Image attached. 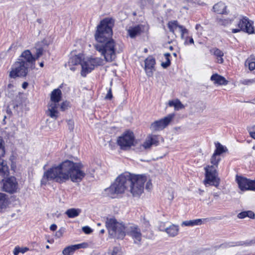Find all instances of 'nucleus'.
<instances>
[{
    "label": "nucleus",
    "mask_w": 255,
    "mask_h": 255,
    "mask_svg": "<svg viewBox=\"0 0 255 255\" xmlns=\"http://www.w3.org/2000/svg\"><path fill=\"white\" fill-rule=\"evenodd\" d=\"M81 168L79 164L69 160H65L44 172L41 184L46 185L50 180L62 183L69 179L73 182H80L85 176V172Z\"/></svg>",
    "instance_id": "f257e3e1"
},
{
    "label": "nucleus",
    "mask_w": 255,
    "mask_h": 255,
    "mask_svg": "<svg viewBox=\"0 0 255 255\" xmlns=\"http://www.w3.org/2000/svg\"><path fill=\"white\" fill-rule=\"evenodd\" d=\"M33 55L29 50L23 51L13 64L9 76L11 78L25 77L30 70L35 69Z\"/></svg>",
    "instance_id": "f03ea898"
},
{
    "label": "nucleus",
    "mask_w": 255,
    "mask_h": 255,
    "mask_svg": "<svg viewBox=\"0 0 255 255\" xmlns=\"http://www.w3.org/2000/svg\"><path fill=\"white\" fill-rule=\"evenodd\" d=\"M114 20L111 18H106L101 21L97 26V30L95 34L96 40L98 44L106 42L109 40L113 39L112 27L114 25Z\"/></svg>",
    "instance_id": "7ed1b4c3"
},
{
    "label": "nucleus",
    "mask_w": 255,
    "mask_h": 255,
    "mask_svg": "<svg viewBox=\"0 0 255 255\" xmlns=\"http://www.w3.org/2000/svg\"><path fill=\"white\" fill-rule=\"evenodd\" d=\"M221 158L219 155L214 153L211 158V163L213 164L211 166H207L205 168L206 171L205 185L207 184L214 186L217 187L220 183V179L218 177V173L216 167H218V163Z\"/></svg>",
    "instance_id": "20e7f679"
},
{
    "label": "nucleus",
    "mask_w": 255,
    "mask_h": 255,
    "mask_svg": "<svg viewBox=\"0 0 255 255\" xmlns=\"http://www.w3.org/2000/svg\"><path fill=\"white\" fill-rule=\"evenodd\" d=\"M95 49L104 56L107 62H112L116 58L117 44L114 39L95 45Z\"/></svg>",
    "instance_id": "39448f33"
},
{
    "label": "nucleus",
    "mask_w": 255,
    "mask_h": 255,
    "mask_svg": "<svg viewBox=\"0 0 255 255\" xmlns=\"http://www.w3.org/2000/svg\"><path fill=\"white\" fill-rule=\"evenodd\" d=\"M106 226L111 238L123 239L126 236V227L115 218H107Z\"/></svg>",
    "instance_id": "423d86ee"
},
{
    "label": "nucleus",
    "mask_w": 255,
    "mask_h": 255,
    "mask_svg": "<svg viewBox=\"0 0 255 255\" xmlns=\"http://www.w3.org/2000/svg\"><path fill=\"white\" fill-rule=\"evenodd\" d=\"M62 93L59 89H54L51 94L50 103L48 105L46 115L51 118L56 119L58 116L57 109L61 101Z\"/></svg>",
    "instance_id": "0eeeda50"
},
{
    "label": "nucleus",
    "mask_w": 255,
    "mask_h": 255,
    "mask_svg": "<svg viewBox=\"0 0 255 255\" xmlns=\"http://www.w3.org/2000/svg\"><path fill=\"white\" fill-rule=\"evenodd\" d=\"M146 181V177L144 175H136L133 176L129 191L134 197H139L144 190V184Z\"/></svg>",
    "instance_id": "6e6552de"
},
{
    "label": "nucleus",
    "mask_w": 255,
    "mask_h": 255,
    "mask_svg": "<svg viewBox=\"0 0 255 255\" xmlns=\"http://www.w3.org/2000/svg\"><path fill=\"white\" fill-rule=\"evenodd\" d=\"M134 136L132 132L127 131L119 137L118 144L123 150H127L134 145Z\"/></svg>",
    "instance_id": "1a4fd4ad"
},
{
    "label": "nucleus",
    "mask_w": 255,
    "mask_h": 255,
    "mask_svg": "<svg viewBox=\"0 0 255 255\" xmlns=\"http://www.w3.org/2000/svg\"><path fill=\"white\" fill-rule=\"evenodd\" d=\"M127 190L128 189L126 186L121 184V182H117L116 179L115 182L109 188H106L105 191L107 196L113 198L115 197V195L122 194Z\"/></svg>",
    "instance_id": "9d476101"
},
{
    "label": "nucleus",
    "mask_w": 255,
    "mask_h": 255,
    "mask_svg": "<svg viewBox=\"0 0 255 255\" xmlns=\"http://www.w3.org/2000/svg\"><path fill=\"white\" fill-rule=\"evenodd\" d=\"M127 190L128 189L126 186L121 184V182H117L116 179L115 182L109 188H106L105 191L107 196L113 198L115 197V195L122 194Z\"/></svg>",
    "instance_id": "9b49d317"
},
{
    "label": "nucleus",
    "mask_w": 255,
    "mask_h": 255,
    "mask_svg": "<svg viewBox=\"0 0 255 255\" xmlns=\"http://www.w3.org/2000/svg\"><path fill=\"white\" fill-rule=\"evenodd\" d=\"M127 190L128 189L126 186L121 184V182H117L116 179L115 182L109 188H106L105 191L107 196L113 198L115 197V195L122 194Z\"/></svg>",
    "instance_id": "f8f14e48"
},
{
    "label": "nucleus",
    "mask_w": 255,
    "mask_h": 255,
    "mask_svg": "<svg viewBox=\"0 0 255 255\" xmlns=\"http://www.w3.org/2000/svg\"><path fill=\"white\" fill-rule=\"evenodd\" d=\"M174 117V114H169L163 119L156 121L152 123L150 129L152 131H159L165 128Z\"/></svg>",
    "instance_id": "ddd939ff"
},
{
    "label": "nucleus",
    "mask_w": 255,
    "mask_h": 255,
    "mask_svg": "<svg viewBox=\"0 0 255 255\" xmlns=\"http://www.w3.org/2000/svg\"><path fill=\"white\" fill-rule=\"evenodd\" d=\"M4 141L2 138L0 136V176L4 177L7 176L9 173L8 167L6 161L1 158L5 154Z\"/></svg>",
    "instance_id": "4468645a"
},
{
    "label": "nucleus",
    "mask_w": 255,
    "mask_h": 255,
    "mask_svg": "<svg viewBox=\"0 0 255 255\" xmlns=\"http://www.w3.org/2000/svg\"><path fill=\"white\" fill-rule=\"evenodd\" d=\"M167 27L169 31L174 35L179 31L181 34V39H184V35L188 33V30L183 25L179 24L177 20H171L167 23Z\"/></svg>",
    "instance_id": "2eb2a0df"
},
{
    "label": "nucleus",
    "mask_w": 255,
    "mask_h": 255,
    "mask_svg": "<svg viewBox=\"0 0 255 255\" xmlns=\"http://www.w3.org/2000/svg\"><path fill=\"white\" fill-rule=\"evenodd\" d=\"M18 188V184L16 178L13 176L6 179L3 183L2 189L4 191L9 193H13L16 192Z\"/></svg>",
    "instance_id": "dca6fc26"
},
{
    "label": "nucleus",
    "mask_w": 255,
    "mask_h": 255,
    "mask_svg": "<svg viewBox=\"0 0 255 255\" xmlns=\"http://www.w3.org/2000/svg\"><path fill=\"white\" fill-rule=\"evenodd\" d=\"M128 235L130 236L134 241V243L139 244L142 238L140 229L137 226H130L127 230Z\"/></svg>",
    "instance_id": "f3484780"
},
{
    "label": "nucleus",
    "mask_w": 255,
    "mask_h": 255,
    "mask_svg": "<svg viewBox=\"0 0 255 255\" xmlns=\"http://www.w3.org/2000/svg\"><path fill=\"white\" fill-rule=\"evenodd\" d=\"M238 26L241 30L246 31L249 34H252L254 32L253 22L246 17H243L242 19H240Z\"/></svg>",
    "instance_id": "a211bd4d"
},
{
    "label": "nucleus",
    "mask_w": 255,
    "mask_h": 255,
    "mask_svg": "<svg viewBox=\"0 0 255 255\" xmlns=\"http://www.w3.org/2000/svg\"><path fill=\"white\" fill-rule=\"evenodd\" d=\"M239 187L242 190H254L255 186V181L246 178L240 177L237 178Z\"/></svg>",
    "instance_id": "6ab92c4d"
},
{
    "label": "nucleus",
    "mask_w": 255,
    "mask_h": 255,
    "mask_svg": "<svg viewBox=\"0 0 255 255\" xmlns=\"http://www.w3.org/2000/svg\"><path fill=\"white\" fill-rule=\"evenodd\" d=\"M255 245V238L252 240H248L245 241H239L236 242L225 243L219 246V248L226 249L230 247L236 246H250Z\"/></svg>",
    "instance_id": "aec40b11"
},
{
    "label": "nucleus",
    "mask_w": 255,
    "mask_h": 255,
    "mask_svg": "<svg viewBox=\"0 0 255 255\" xmlns=\"http://www.w3.org/2000/svg\"><path fill=\"white\" fill-rule=\"evenodd\" d=\"M135 174H130L129 172H125L120 175L117 178V182H121L123 185H125L128 190L130 185L132 181V178Z\"/></svg>",
    "instance_id": "412c9836"
},
{
    "label": "nucleus",
    "mask_w": 255,
    "mask_h": 255,
    "mask_svg": "<svg viewBox=\"0 0 255 255\" xmlns=\"http://www.w3.org/2000/svg\"><path fill=\"white\" fill-rule=\"evenodd\" d=\"M87 246V244L86 243L71 245L64 248L62 251V254L63 255H72L76 250L81 248H85Z\"/></svg>",
    "instance_id": "4be33fe9"
},
{
    "label": "nucleus",
    "mask_w": 255,
    "mask_h": 255,
    "mask_svg": "<svg viewBox=\"0 0 255 255\" xmlns=\"http://www.w3.org/2000/svg\"><path fill=\"white\" fill-rule=\"evenodd\" d=\"M145 70L147 76H151L153 74L152 69L155 64L154 58L149 56L145 60Z\"/></svg>",
    "instance_id": "5701e85b"
},
{
    "label": "nucleus",
    "mask_w": 255,
    "mask_h": 255,
    "mask_svg": "<svg viewBox=\"0 0 255 255\" xmlns=\"http://www.w3.org/2000/svg\"><path fill=\"white\" fill-rule=\"evenodd\" d=\"M143 28L142 25H137L134 27H130L128 30V34L131 38H134L136 36L140 34Z\"/></svg>",
    "instance_id": "b1692460"
},
{
    "label": "nucleus",
    "mask_w": 255,
    "mask_h": 255,
    "mask_svg": "<svg viewBox=\"0 0 255 255\" xmlns=\"http://www.w3.org/2000/svg\"><path fill=\"white\" fill-rule=\"evenodd\" d=\"M179 230V228L178 226L172 224L163 231L165 232L169 237H174L178 235Z\"/></svg>",
    "instance_id": "393cba45"
},
{
    "label": "nucleus",
    "mask_w": 255,
    "mask_h": 255,
    "mask_svg": "<svg viewBox=\"0 0 255 255\" xmlns=\"http://www.w3.org/2000/svg\"><path fill=\"white\" fill-rule=\"evenodd\" d=\"M89 63V59L83 60L81 63L82 71L81 74L83 77H85L88 73L91 72L93 70L90 69L91 66Z\"/></svg>",
    "instance_id": "a878e982"
},
{
    "label": "nucleus",
    "mask_w": 255,
    "mask_h": 255,
    "mask_svg": "<svg viewBox=\"0 0 255 255\" xmlns=\"http://www.w3.org/2000/svg\"><path fill=\"white\" fill-rule=\"evenodd\" d=\"M211 80L214 81L215 84L220 85H225L228 84V81L224 77L217 74H213L211 77Z\"/></svg>",
    "instance_id": "bb28decb"
},
{
    "label": "nucleus",
    "mask_w": 255,
    "mask_h": 255,
    "mask_svg": "<svg viewBox=\"0 0 255 255\" xmlns=\"http://www.w3.org/2000/svg\"><path fill=\"white\" fill-rule=\"evenodd\" d=\"M213 9L215 12H216L219 14H226L227 12L226 11L227 6L223 2H219L215 4L213 6Z\"/></svg>",
    "instance_id": "cd10ccee"
},
{
    "label": "nucleus",
    "mask_w": 255,
    "mask_h": 255,
    "mask_svg": "<svg viewBox=\"0 0 255 255\" xmlns=\"http://www.w3.org/2000/svg\"><path fill=\"white\" fill-rule=\"evenodd\" d=\"M210 53L217 57L218 63L221 64L223 63L224 59L223 56H224V53L221 50L217 48H213L210 50Z\"/></svg>",
    "instance_id": "c85d7f7f"
},
{
    "label": "nucleus",
    "mask_w": 255,
    "mask_h": 255,
    "mask_svg": "<svg viewBox=\"0 0 255 255\" xmlns=\"http://www.w3.org/2000/svg\"><path fill=\"white\" fill-rule=\"evenodd\" d=\"M81 212V210L80 209L71 208L67 210L65 214L69 218H73L79 216Z\"/></svg>",
    "instance_id": "c756f323"
},
{
    "label": "nucleus",
    "mask_w": 255,
    "mask_h": 255,
    "mask_svg": "<svg viewBox=\"0 0 255 255\" xmlns=\"http://www.w3.org/2000/svg\"><path fill=\"white\" fill-rule=\"evenodd\" d=\"M88 59L91 66L90 69H94L95 67L100 66L103 63V60L100 58H91Z\"/></svg>",
    "instance_id": "7c9ffc66"
},
{
    "label": "nucleus",
    "mask_w": 255,
    "mask_h": 255,
    "mask_svg": "<svg viewBox=\"0 0 255 255\" xmlns=\"http://www.w3.org/2000/svg\"><path fill=\"white\" fill-rule=\"evenodd\" d=\"M168 105L170 107H174L175 110H179L184 108V106L178 99L175 101H169Z\"/></svg>",
    "instance_id": "2f4dec72"
},
{
    "label": "nucleus",
    "mask_w": 255,
    "mask_h": 255,
    "mask_svg": "<svg viewBox=\"0 0 255 255\" xmlns=\"http://www.w3.org/2000/svg\"><path fill=\"white\" fill-rule=\"evenodd\" d=\"M82 56L80 55H75L70 58L68 62L69 65H76L78 64H81L82 62Z\"/></svg>",
    "instance_id": "473e14b6"
},
{
    "label": "nucleus",
    "mask_w": 255,
    "mask_h": 255,
    "mask_svg": "<svg viewBox=\"0 0 255 255\" xmlns=\"http://www.w3.org/2000/svg\"><path fill=\"white\" fill-rule=\"evenodd\" d=\"M8 204V198L6 194L0 193V210L6 207Z\"/></svg>",
    "instance_id": "72a5a7b5"
},
{
    "label": "nucleus",
    "mask_w": 255,
    "mask_h": 255,
    "mask_svg": "<svg viewBox=\"0 0 255 255\" xmlns=\"http://www.w3.org/2000/svg\"><path fill=\"white\" fill-rule=\"evenodd\" d=\"M255 214L252 211H243L239 213L237 217L239 219H244L248 217L250 218H254L255 217Z\"/></svg>",
    "instance_id": "f704fd0d"
},
{
    "label": "nucleus",
    "mask_w": 255,
    "mask_h": 255,
    "mask_svg": "<svg viewBox=\"0 0 255 255\" xmlns=\"http://www.w3.org/2000/svg\"><path fill=\"white\" fill-rule=\"evenodd\" d=\"M227 150V149L225 148L223 145H222L220 143L218 142L216 143V149L214 151V153L218 155H221L222 153L225 152Z\"/></svg>",
    "instance_id": "c9c22d12"
},
{
    "label": "nucleus",
    "mask_w": 255,
    "mask_h": 255,
    "mask_svg": "<svg viewBox=\"0 0 255 255\" xmlns=\"http://www.w3.org/2000/svg\"><path fill=\"white\" fill-rule=\"evenodd\" d=\"M22 104V99L20 95H16L12 101V105L14 109L17 108Z\"/></svg>",
    "instance_id": "e433bc0d"
},
{
    "label": "nucleus",
    "mask_w": 255,
    "mask_h": 255,
    "mask_svg": "<svg viewBox=\"0 0 255 255\" xmlns=\"http://www.w3.org/2000/svg\"><path fill=\"white\" fill-rule=\"evenodd\" d=\"M43 48L42 47L36 48L35 55L33 56V58L34 60V64H35V61L38 59L42 55L43 53Z\"/></svg>",
    "instance_id": "4c0bfd02"
},
{
    "label": "nucleus",
    "mask_w": 255,
    "mask_h": 255,
    "mask_svg": "<svg viewBox=\"0 0 255 255\" xmlns=\"http://www.w3.org/2000/svg\"><path fill=\"white\" fill-rule=\"evenodd\" d=\"M164 56L166 58V61L164 62H162L161 63V66L163 68H167L168 66L170 65V60L169 59V57H170V54L169 53H166L164 54Z\"/></svg>",
    "instance_id": "58836bf2"
},
{
    "label": "nucleus",
    "mask_w": 255,
    "mask_h": 255,
    "mask_svg": "<svg viewBox=\"0 0 255 255\" xmlns=\"http://www.w3.org/2000/svg\"><path fill=\"white\" fill-rule=\"evenodd\" d=\"M154 141L155 140L153 138L150 137L145 140L143 144V146L145 149L149 148L152 144H154Z\"/></svg>",
    "instance_id": "ea45409f"
},
{
    "label": "nucleus",
    "mask_w": 255,
    "mask_h": 255,
    "mask_svg": "<svg viewBox=\"0 0 255 255\" xmlns=\"http://www.w3.org/2000/svg\"><path fill=\"white\" fill-rule=\"evenodd\" d=\"M245 66H248L251 71L254 70L255 69V62L248 59L245 62Z\"/></svg>",
    "instance_id": "a19ab883"
},
{
    "label": "nucleus",
    "mask_w": 255,
    "mask_h": 255,
    "mask_svg": "<svg viewBox=\"0 0 255 255\" xmlns=\"http://www.w3.org/2000/svg\"><path fill=\"white\" fill-rule=\"evenodd\" d=\"M219 22L221 25L226 26L232 22V20L228 19H220Z\"/></svg>",
    "instance_id": "79ce46f5"
},
{
    "label": "nucleus",
    "mask_w": 255,
    "mask_h": 255,
    "mask_svg": "<svg viewBox=\"0 0 255 255\" xmlns=\"http://www.w3.org/2000/svg\"><path fill=\"white\" fill-rule=\"evenodd\" d=\"M185 40L184 44L185 45H188L189 44H194V40L192 37H186L184 36V39Z\"/></svg>",
    "instance_id": "37998d69"
},
{
    "label": "nucleus",
    "mask_w": 255,
    "mask_h": 255,
    "mask_svg": "<svg viewBox=\"0 0 255 255\" xmlns=\"http://www.w3.org/2000/svg\"><path fill=\"white\" fill-rule=\"evenodd\" d=\"M182 226H193V221L192 220H189V221H183L181 224Z\"/></svg>",
    "instance_id": "c03bdc74"
},
{
    "label": "nucleus",
    "mask_w": 255,
    "mask_h": 255,
    "mask_svg": "<svg viewBox=\"0 0 255 255\" xmlns=\"http://www.w3.org/2000/svg\"><path fill=\"white\" fill-rule=\"evenodd\" d=\"M248 130L249 132L250 136L255 139V129L252 128H248Z\"/></svg>",
    "instance_id": "a18cd8bd"
},
{
    "label": "nucleus",
    "mask_w": 255,
    "mask_h": 255,
    "mask_svg": "<svg viewBox=\"0 0 255 255\" xmlns=\"http://www.w3.org/2000/svg\"><path fill=\"white\" fill-rule=\"evenodd\" d=\"M82 230L87 234H89L92 232V230L88 226H85L83 227Z\"/></svg>",
    "instance_id": "49530a36"
},
{
    "label": "nucleus",
    "mask_w": 255,
    "mask_h": 255,
    "mask_svg": "<svg viewBox=\"0 0 255 255\" xmlns=\"http://www.w3.org/2000/svg\"><path fill=\"white\" fill-rule=\"evenodd\" d=\"M68 128L70 130L72 131L74 128V122L72 120H69L67 122Z\"/></svg>",
    "instance_id": "de8ad7c7"
},
{
    "label": "nucleus",
    "mask_w": 255,
    "mask_h": 255,
    "mask_svg": "<svg viewBox=\"0 0 255 255\" xmlns=\"http://www.w3.org/2000/svg\"><path fill=\"white\" fill-rule=\"evenodd\" d=\"M113 98V95L112 93V89L110 88L108 91V93L105 97L106 100H111Z\"/></svg>",
    "instance_id": "09e8293b"
},
{
    "label": "nucleus",
    "mask_w": 255,
    "mask_h": 255,
    "mask_svg": "<svg viewBox=\"0 0 255 255\" xmlns=\"http://www.w3.org/2000/svg\"><path fill=\"white\" fill-rule=\"evenodd\" d=\"M68 105H69V103L68 102H63L60 106L61 110L63 111H65L66 109H67Z\"/></svg>",
    "instance_id": "8fccbe9b"
},
{
    "label": "nucleus",
    "mask_w": 255,
    "mask_h": 255,
    "mask_svg": "<svg viewBox=\"0 0 255 255\" xmlns=\"http://www.w3.org/2000/svg\"><path fill=\"white\" fill-rule=\"evenodd\" d=\"M192 221L193 226L196 225H200L202 223V220L201 219L193 220Z\"/></svg>",
    "instance_id": "3c124183"
},
{
    "label": "nucleus",
    "mask_w": 255,
    "mask_h": 255,
    "mask_svg": "<svg viewBox=\"0 0 255 255\" xmlns=\"http://www.w3.org/2000/svg\"><path fill=\"white\" fill-rule=\"evenodd\" d=\"M20 248L19 247H16L13 250V255H18V254L20 253Z\"/></svg>",
    "instance_id": "603ef678"
},
{
    "label": "nucleus",
    "mask_w": 255,
    "mask_h": 255,
    "mask_svg": "<svg viewBox=\"0 0 255 255\" xmlns=\"http://www.w3.org/2000/svg\"><path fill=\"white\" fill-rule=\"evenodd\" d=\"M20 248L19 247H16L13 250V255H18V254L20 253Z\"/></svg>",
    "instance_id": "864d4df0"
},
{
    "label": "nucleus",
    "mask_w": 255,
    "mask_h": 255,
    "mask_svg": "<svg viewBox=\"0 0 255 255\" xmlns=\"http://www.w3.org/2000/svg\"><path fill=\"white\" fill-rule=\"evenodd\" d=\"M29 250V249L28 248H26V247H24V248H20V253H25V252H26L27 251H28Z\"/></svg>",
    "instance_id": "5fc2aeb1"
},
{
    "label": "nucleus",
    "mask_w": 255,
    "mask_h": 255,
    "mask_svg": "<svg viewBox=\"0 0 255 255\" xmlns=\"http://www.w3.org/2000/svg\"><path fill=\"white\" fill-rule=\"evenodd\" d=\"M57 229V226L53 224H52L50 227V230L52 231H55Z\"/></svg>",
    "instance_id": "6e6d98bb"
},
{
    "label": "nucleus",
    "mask_w": 255,
    "mask_h": 255,
    "mask_svg": "<svg viewBox=\"0 0 255 255\" xmlns=\"http://www.w3.org/2000/svg\"><path fill=\"white\" fill-rule=\"evenodd\" d=\"M151 183L150 181L147 182L146 185V189L148 190L150 189L151 187Z\"/></svg>",
    "instance_id": "4d7b16f0"
},
{
    "label": "nucleus",
    "mask_w": 255,
    "mask_h": 255,
    "mask_svg": "<svg viewBox=\"0 0 255 255\" xmlns=\"http://www.w3.org/2000/svg\"><path fill=\"white\" fill-rule=\"evenodd\" d=\"M28 85V84L27 82H24L22 83V87L23 88V89H26L27 86Z\"/></svg>",
    "instance_id": "13d9d810"
},
{
    "label": "nucleus",
    "mask_w": 255,
    "mask_h": 255,
    "mask_svg": "<svg viewBox=\"0 0 255 255\" xmlns=\"http://www.w3.org/2000/svg\"><path fill=\"white\" fill-rule=\"evenodd\" d=\"M241 30V29L239 28H234L232 29V32L234 33H237L240 32Z\"/></svg>",
    "instance_id": "bf43d9fd"
},
{
    "label": "nucleus",
    "mask_w": 255,
    "mask_h": 255,
    "mask_svg": "<svg viewBox=\"0 0 255 255\" xmlns=\"http://www.w3.org/2000/svg\"><path fill=\"white\" fill-rule=\"evenodd\" d=\"M69 66L70 67L69 68L71 71H74L75 70V68L74 66V65H69Z\"/></svg>",
    "instance_id": "052dcab7"
},
{
    "label": "nucleus",
    "mask_w": 255,
    "mask_h": 255,
    "mask_svg": "<svg viewBox=\"0 0 255 255\" xmlns=\"http://www.w3.org/2000/svg\"><path fill=\"white\" fill-rule=\"evenodd\" d=\"M117 254V251L114 249L112 251L111 255H116Z\"/></svg>",
    "instance_id": "680f3d73"
},
{
    "label": "nucleus",
    "mask_w": 255,
    "mask_h": 255,
    "mask_svg": "<svg viewBox=\"0 0 255 255\" xmlns=\"http://www.w3.org/2000/svg\"><path fill=\"white\" fill-rule=\"evenodd\" d=\"M200 28H201V26L200 24H197L195 26V28L197 30H198Z\"/></svg>",
    "instance_id": "e2e57ef3"
},
{
    "label": "nucleus",
    "mask_w": 255,
    "mask_h": 255,
    "mask_svg": "<svg viewBox=\"0 0 255 255\" xmlns=\"http://www.w3.org/2000/svg\"><path fill=\"white\" fill-rule=\"evenodd\" d=\"M213 196H214V197H219V194L217 193H214L213 194Z\"/></svg>",
    "instance_id": "0e129e2a"
},
{
    "label": "nucleus",
    "mask_w": 255,
    "mask_h": 255,
    "mask_svg": "<svg viewBox=\"0 0 255 255\" xmlns=\"http://www.w3.org/2000/svg\"><path fill=\"white\" fill-rule=\"evenodd\" d=\"M39 65L41 67H43L44 66V63L43 62H41L39 63Z\"/></svg>",
    "instance_id": "69168bd1"
},
{
    "label": "nucleus",
    "mask_w": 255,
    "mask_h": 255,
    "mask_svg": "<svg viewBox=\"0 0 255 255\" xmlns=\"http://www.w3.org/2000/svg\"><path fill=\"white\" fill-rule=\"evenodd\" d=\"M105 233V230L104 229H102L101 231H100V233L101 234H104Z\"/></svg>",
    "instance_id": "338daca9"
},
{
    "label": "nucleus",
    "mask_w": 255,
    "mask_h": 255,
    "mask_svg": "<svg viewBox=\"0 0 255 255\" xmlns=\"http://www.w3.org/2000/svg\"><path fill=\"white\" fill-rule=\"evenodd\" d=\"M199 192L200 194H202V193L203 192V191L201 189H199Z\"/></svg>",
    "instance_id": "774afa93"
}]
</instances>
